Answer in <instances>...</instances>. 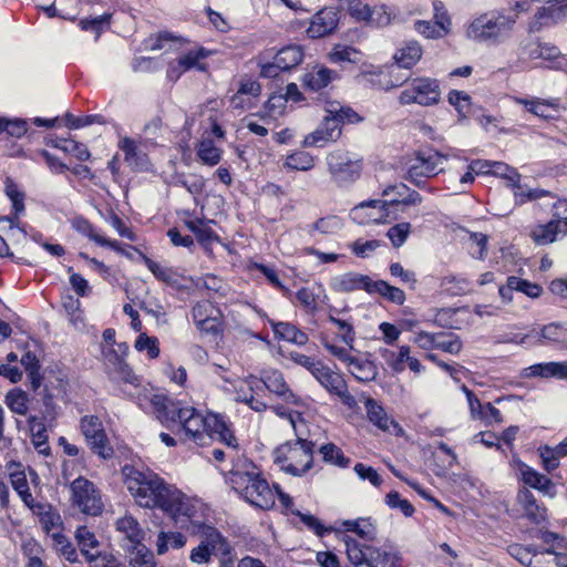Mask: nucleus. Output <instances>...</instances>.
Segmentation results:
<instances>
[{
	"instance_id": "1",
	"label": "nucleus",
	"mask_w": 567,
	"mask_h": 567,
	"mask_svg": "<svg viewBox=\"0 0 567 567\" xmlns=\"http://www.w3.org/2000/svg\"><path fill=\"white\" fill-rule=\"evenodd\" d=\"M154 412L159 422L168 429H175L183 442H194L204 446L212 440L210 415L205 416L193 406H183L181 402L166 396H154Z\"/></svg>"
},
{
	"instance_id": "2",
	"label": "nucleus",
	"mask_w": 567,
	"mask_h": 567,
	"mask_svg": "<svg viewBox=\"0 0 567 567\" xmlns=\"http://www.w3.org/2000/svg\"><path fill=\"white\" fill-rule=\"evenodd\" d=\"M227 482L246 502L260 509L275 505L276 492L259 468L248 458L238 457L228 471Z\"/></svg>"
},
{
	"instance_id": "3",
	"label": "nucleus",
	"mask_w": 567,
	"mask_h": 567,
	"mask_svg": "<svg viewBox=\"0 0 567 567\" xmlns=\"http://www.w3.org/2000/svg\"><path fill=\"white\" fill-rule=\"evenodd\" d=\"M124 483L141 507L163 509L174 486L168 485L165 481L152 471H140L134 466L125 465L122 468Z\"/></svg>"
},
{
	"instance_id": "4",
	"label": "nucleus",
	"mask_w": 567,
	"mask_h": 567,
	"mask_svg": "<svg viewBox=\"0 0 567 567\" xmlns=\"http://www.w3.org/2000/svg\"><path fill=\"white\" fill-rule=\"evenodd\" d=\"M396 190L399 197L391 199H371L358 204L353 209L352 214L354 218L360 215L367 208H373L377 212L369 215V221L375 224H385L391 218L389 210L390 206L393 205H419L422 203V196L413 189H410L405 184L389 185L382 190V196H390L392 192Z\"/></svg>"
},
{
	"instance_id": "5",
	"label": "nucleus",
	"mask_w": 567,
	"mask_h": 567,
	"mask_svg": "<svg viewBox=\"0 0 567 567\" xmlns=\"http://www.w3.org/2000/svg\"><path fill=\"white\" fill-rule=\"evenodd\" d=\"M313 446L311 441L301 437L286 442L274 451L275 463L284 472L301 476L312 467Z\"/></svg>"
},
{
	"instance_id": "6",
	"label": "nucleus",
	"mask_w": 567,
	"mask_h": 567,
	"mask_svg": "<svg viewBox=\"0 0 567 567\" xmlns=\"http://www.w3.org/2000/svg\"><path fill=\"white\" fill-rule=\"evenodd\" d=\"M515 18L499 11H489L474 18L465 29V37L475 42H496L508 32Z\"/></svg>"
},
{
	"instance_id": "7",
	"label": "nucleus",
	"mask_w": 567,
	"mask_h": 567,
	"mask_svg": "<svg viewBox=\"0 0 567 567\" xmlns=\"http://www.w3.org/2000/svg\"><path fill=\"white\" fill-rule=\"evenodd\" d=\"M192 535L200 537L199 544L190 550L189 560L196 565H208L213 556H227L231 547L221 533L210 525H197Z\"/></svg>"
},
{
	"instance_id": "8",
	"label": "nucleus",
	"mask_w": 567,
	"mask_h": 567,
	"mask_svg": "<svg viewBox=\"0 0 567 567\" xmlns=\"http://www.w3.org/2000/svg\"><path fill=\"white\" fill-rule=\"evenodd\" d=\"M173 493L175 495L168 497L162 511L168 514L176 525L188 530L190 534L198 527L196 525H205L198 513L199 502L187 497L177 488H174Z\"/></svg>"
},
{
	"instance_id": "9",
	"label": "nucleus",
	"mask_w": 567,
	"mask_h": 567,
	"mask_svg": "<svg viewBox=\"0 0 567 567\" xmlns=\"http://www.w3.org/2000/svg\"><path fill=\"white\" fill-rule=\"evenodd\" d=\"M327 112L320 127L306 137L307 146H322L327 142L336 141L341 134V121L353 122L358 117L351 109L338 107L334 104Z\"/></svg>"
},
{
	"instance_id": "10",
	"label": "nucleus",
	"mask_w": 567,
	"mask_h": 567,
	"mask_svg": "<svg viewBox=\"0 0 567 567\" xmlns=\"http://www.w3.org/2000/svg\"><path fill=\"white\" fill-rule=\"evenodd\" d=\"M347 555L355 567H399V557L393 551L360 545L355 540H347Z\"/></svg>"
},
{
	"instance_id": "11",
	"label": "nucleus",
	"mask_w": 567,
	"mask_h": 567,
	"mask_svg": "<svg viewBox=\"0 0 567 567\" xmlns=\"http://www.w3.org/2000/svg\"><path fill=\"white\" fill-rule=\"evenodd\" d=\"M441 99V89L437 80L416 78L412 80L400 93L399 102L403 105L416 103L423 106L437 104Z\"/></svg>"
},
{
	"instance_id": "12",
	"label": "nucleus",
	"mask_w": 567,
	"mask_h": 567,
	"mask_svg": "<svg viewBox=\"0 0 567 567\" xmlns=\"http://www.w3.org/2000/svg\"><path fill=\"white\" fill-rule=\"evenodd\" d=\"M71 501L82 513L96 516L103 511L104 504L95 485L85 477L75 478L70 486Z\"/></svg>"
},
{
	"instance_id": "13",
	"label": "nucleus",
	"mask_w": 567,
	"mask_h": 567,
	"mask_svg": "<svg viewBox=\"0 0 567 567\" xmlns=\"http://www.w3.org/2000/svg\"><path fill=\"white\" fill-rule=\"evenodd\" d=\"M80 430L93 453L104 460L113 456L111 446L102 421L95 415H85L80 421Z\"/></svg>"
},
{
	"instance_id": "14",
	"label": "nucleus",
	"mask_w": 567,
	"mask_h": 567,
	"mask_svg": "<svg viewBox=\"0 0 567 567\" xmlns=\"http://www.w3.org/2000/svg\"><path fill=\"white\" fill-rule=\"evenodd\" d=\"M327 163L332 179L340 186L351 184L360 176V161L353 159L344 152H332L327 157Z\"/></svg>"
},
{
	"instance_id": "15",
	"label": "nucleus",
	"mask_w": 567,
	"mask_h": 567,
	"mask_svg": "<svg viewBox=\"0 0 567 567\" xmlns=\"http://www.w3.org/2000/svg\"><path fill=\"white\" fill-rule=\"evenodd\" d=\"M444 157L437 152H422L408 171L406 178L417 187H422L424 178H430L443 171Z\"/></svg>"
},
{
	"instance_id": "16",
	"label": "nucleus",
	"mask_w": 567,
	"mask_h": 567,
	"mask_svg": "<svg viewBox=\"0 0 567 567\" xmlns=\"http://www.w3.org/2000/svg\"><path fill=\"white\" fill-rule=\"evenodd\" d=\"M2 223H7L6 237H2V245L6 247V256L13 258L21 252L27 243V231L20 223V218L2 216Z\"/></svg>"
},
{
	"instance_id": "17",
	"label": "nucleus",
	"mask_w": 567,
	"mask_h": 567,
	"mask_svg": "<svg viewBox=\"0 0 567 567\" xmlns=\"http://www.w3.org/2000/svg\"><path fill=\"white\" fill-rule=\"evenodd\" d=\"M338 22V12L333 8H323L312 17L307 33L312 39L323 38L337 29Z\"/></svg>"
},
{
	"instance_id": "18",
	"label": "nucleus",
	"mask_w": 567,
	"mask_h": 567,
	"mask_svg": "<svg viewBox=\"0 0 567 567\" xmlns=\"http://www.w3.org/2000/svg\"><path fill=\"white\" fill-rule=\"evenodd\" d=\"M264 385L272 393L284 398L287 402L300 405L301 399L292 393L285 381L284 374L276 369H267L261 372L260 377Z\"/></svg>"
},
{
	"instance_id": "19",
	"label": "nucleus",
	"mask_w": 567,
	"mask_h": 567,
	"mask_svg": "<svg viewBox=\"0 0 567 567\" xmlns=\"http://www.w3.org/2000/svg\"><path fill=\"white\" fill-rule=\"evenodd\" d=\"M368 419L378 429L383 432H390L399 435L403 432V429L389 416L381 404L372 398H368L364 401Z\"/></svg>"
},
{
	"instance_id": "20",
	"label": "nucleus",
	"mask_w": 567,
	"mask_h": 567,
	"mask_svg": "<svg viewBox=\"0 0 567 567\" xmlns=\"http://www.w3.org/2000/svg\"><path fill=\"white\" fill-rule=\"evenodd\" d=\"M516 499L525 518L536 525L546 520L547 508L537 502L536 497L528 488H520Z\"/></svg>"
},
{
	"instance_id": "21",
	"label": "nucleus",
	"mask_w": 567,
	"mask_h": 567,
	"mask_svg": "<svg viewBox=\"0 0 567 567\" xmlns=\"http://www.w3.org/2000/svg\"><path fill=\"white\" fill-rule=\"evenodd\" d=\"M101 354L105 370L111 377L130 381L132 370L125 362L122 353H120L114 347H102Z\"/></svg>"
},
{
	"instance_id": "22",
	"label": "nucleus",
	"mask_w": 567,
	"mask_h": 567,
	"mask_svg": "<svg viewBox=\"0 0 567 567\" xmlns=\"http://www.w3.org/2000/svg\"><path fill=\"white\" fill-rule=\"evenodd\" d=\"M349 14L358 21H367L371 24L382 27L390 23V16L382 9H371L361 0H352L347 6Z\"/></svg>"
},
{
	"instance_id": "23",
	"label": "nucleus",
	"mask_w": 567,
	"mask_h": 567,
	"mask_svg": "<svg viewBox=\"0 0 567 567\" xmlns=\"http://www.w3.org/2000/svg\"><path fill=\"white\" fill-rule=\"evenodd\" d=\"M144 264L148 268V270L155 276V278L177 290L184 289V285L182 281L185 277L178 274L172 267L164 266L159 262L152 260L147 256H143Z\"/></svg>"
},
{
	"instance_id": "24",
	"label": "nucleus",
	"mask_w": 567,
	"mask_h": 567,
	"mask_svg": "<svg viewBox=\"0 0 567 567\" xmlns=\"http://www.w3.org/2000/svg\"><path fill=\"white\" fill-rule=\"evenodd\" d=\"M4 194L11 204V212L8 216L21 218L25 214L27 194L23 186L11 177L4 181Z\"/></svg>"
},
{
	"instance_id": "25",
	"label": "nucleus",
	"mask_w": 567,
	"mask_h": 567,
	"mask_svg": "<svg viewBox=\"0 0 567 567\" xmlns=\"http://www.w3.org/2000/svg\"><path fill=\"white\" fill-rule=\"evenodd\" d=\"M9 478L13 489L22 502L30 508L34 507V498L30 492L25 472L21 464L11 463L8 465Z\"/></svg>"
},
{
	"instance_id": "26",
	"label": "nucleus",
	"mask_w": 567,
	"mask_h": 567,
	"mask_svg": "<svg viewBox=\"0 0 567 567\" xmlns=\"http://www.w3.org/2000/svg\"><path fill=\"white\" fill-rule=\"evenodd\" d=\"M567 231V216L557 220H550L545 225H538L532 230V237L538 245H547L555 241L558 233Z\"/></svg>"
},
{
	"instance_id": "27",
	"label": "nucleus",
	"mask_w": 567,
	"mask_h": 567,
	"mask_svg": "<svg viewBox=\"0 0 567 567\" xmlns=\"http://www.w3.org/2000/svg\"><path fill=\"white\" fill-rule=\"evenodd\" d=\"M519 474L522 481L529 487L535 488L539 492H543L545 495L554 496L551 492L554 488V483L551 480L546 477L545 475L538 473L530 466L520 463L519 464Z\"/></svg>"
},
{
	"instance_id": "28",
	"label": "nucleus",
	"mask_w": 567,
	"mask_h": 567,
	"mask_svg": "<svg viewBox=\"0 0 567 567\" xmlns=\"http://www.w3.org/2000/svg\"><path fill=\"white\" fill-rule=\"evenodd\" d=\"M115 529L128 540L130 545L143 542L145 538V532L140 526L138 520L131 514L117 518Z\"/></svg>"
},
{
	"instance_id": "29",
	"label": "nucleus",
	"mask_w": 567,
	"mask_h": 567,
	"mask_svg": "<svg viewBox=\"0 0 567 567\" xmlns=\"http://www.w3.org/2000/svg\"><path fill=\"white\" fill-rule=\"evenodd\" d=\"M118 147L124 152V161L134 169H143L147 165V156L140 148L136 141L131 137H123Z\"/></svg>"
},
{
	"instance_id": "30",
	"label": "nucleus",
	"mask_w": 567,
	"mask_h": 567,
	"mask_svg": "<svg viewBox=\"0 0 567 567\" xmlns=\"http://www.w3.org/2000/svg\"><path fill=\"white\" fill-rule=\"evenodd\" d=\"M337 73L324 66H315L311 71L307 72L302 78L305 87L317 92L328 86Z\"/></svg>"
},
{
	"instance_id": "31",
	"label": "nucleus",
	"mask_w": 567,
	"mask_h": 567,
	"mask_svg": "<svg viewBox=\"0 0 567 567\" xmlns=\"http://www.w3.org/2000/svg\"><path fill=\"white\" fill-rule=\"evenodd\" d=\"M348 370L360 382H370L378 377L377 364L368 359L352 357Z\"/></svg>"
},
{
	"instance_id": "32",
	"label": "nucleus",
	"mask_w": 567,
	"mask_h": 567,
	"mask_svg": "<svg viewBox=\"0 0 567 567\" xmlns=\"http://www.w3.org/2000/svg\"><path fill=\"white\" fill-rule=\"evenodd\" d=\"M313 378L330 393L336 394L340 389H343L346 383L342 374L333 371L331 368L322 363Z\"/></svg>"
},
{
	"instance_id": "33",
	"label": "nucleus",
	"mask_w": 567,
	"mask_h": 567,
	"mask_svg": "<svg viewBox=\"0 0 567 567\" xmlns=\"http://www.w3.org/2000/svg\"><path fill=\"white\" fill-rule=\"evenodd\" d=\"M371 282L368 276L358 275V274H344L338 278H336L333 287L338 291L350 292L357 289H365L369 292H372Z\"/></svg>"
},
{
	"instance_id": "34",
	"label": "nucleus",
	"mask_w": 567,
	"mask_h": 567,
	"mask_svg": "<svg viewBox=\"0 0 567 567\" xmlns=\"http://www.w3.org/2000/svg\"><path fill=\"white\" fill-rule=\"evenodd\" d=\"M127 561L130 567H146L156 564L153 551L143 542L130 545Z\"/></svg>"
},
{
	"instance_id": "35",
	"label": "nucleus",
	"mask_w": 567,
	"mask_h": 567,
	"mask_svg": "<svg viewBox=\"0 0 567 567\" xmlns=\"http://www.w3.org/2000/svg\"><path fill=\"white\" fill-rule=\"evenodd\" d=\"M73 228L79 233L87 236L91 240L96 243L100 246L110 247L116 251H121L120 244L116 240H110L97 233H95L93 226L85 218L79 217L73 220Z\"/></svg>"
},
{
	"instance_id": "36",
	"label": "nucleus",
	"mask_w": 567,
	"mask_h": 567,
	"mask_svg": "<svg viewBox=\"0 0 567 567\" xmlns=\"http://www.w3.org/2000/svg\"><path fill=\"white\" fill-rule=\"evenodd\" d=\"M423 51L419 42L409 41L395 53L399 66L410 69L422 58Z\"/></svg>"
},
{
	"instance_id": "37",
	"label": "nucleus",
	"mask_w": 567,
	"mask_h": 567,
	"mask_svg": "<svg viewBox=\"0 0 567 567\" xmlns=\"http://www.w3.org/2000/svg\"><path fill=\"white\" fill-rule=\"evenodd\" d=\"M272 330L275 334L288 342L303 346L308 342V336L299 330L296 326L288 322H276L272 323Z\"/></svg>"
},
{
	"instance_id": "38",
	"label": "nucleus",
	"mask_w": 567,
	"mask_h": 567,
	"mask_svg": "<svg viewBox=\"0 0 567 567\" xmlns=\"http://www.w3.org/2000/svg\"><path fill=\"white\" fill-rule=\"evenodd\" d=\"M196 154L202 164L215 166L221 158V150L210 138L202 140L196 146Z\"/></svg>"
},
{
	"instance_id": "39",
	"label": "nucleus",
	"mask_w": 567,
	"mask_h": 567,
	"mask_svg": "<svg viewBox=\"0 0 567 567\" xmlns=\"http://www.w3.org/2000/svg\"><path fill=\"white\" fill-rule=\"evenodd\" d=\"M186 537L178 532H161L156 539V553L164 555L169 548L179 549L186 545Z\"/></svg>"
},
{
	"instance_id": "40",
	"label": "nucleus",
	"mask_w": 567,
	"mask_h": 567,
	"mask_svg": "<svg viewBox=\"0 0 567 567\" xmlns=\"http://www.w3.org/2000/svg\"><path fill=\"white\" fill-rule=\"evenodd\" d=\"M530 567H567V556L549 549H536Z\"/></svg>"
},
{
	"instance_id": "41",
	"label": "nucleus",
	"mask_w": 567,
	"mask_h": 567,
	"mask_svg": "<svg viewBox=\"0 0 567 567\" xmlns=\"http://www.w3.org/2000/svg\"><path fill=\"white\" fill-rule=\"evenodd\" d=\"M409 346H401L398 352L386 348L380 349L381 358L394 372H402L405 369V360L409 359Z\"/></svg>"
},
{
	"instance_id": "42",
	"label": "nucleus",
	"mask_w": 567,
	"mask_h": 567,
	"mask_svg": "<svg viewBox=\"0 0 567 567\" xmlns=\"http://www.w3.org/2000/svg\"><path fill=\"white\" fill-rule=\"evenodd\" d=\"M539 341L542 343H566L567 326L558 322L543 326L539 331Z\"/></svg>"
},
{
	"instance_id": "43",
	"label": "nucleus",
	"mask_w": 567,
	"mask_h": 567,
	"mask_svg": "<svg viewBox=\"0 0 567 567\" xmlns=\"http://www.w3.org/2000/svg\"><path fill=\"white\" fill-rule=\"evenodd\" d=\"M303 53L300 47L298 45H289L276 54L275 59L279 63V68L284 71H288L297 65H299L302 61Z\"/></svg>"
},
{
	"instance_id": "44",
	"label": "nucleus",
	"mask_w": 567,
	"mask_h": 567,
	"mask_svg": "<svg viewBox=\"0 0 567 567\" xmlns=\"http://www.w3.org/2000/svg\"><path fill=\"white\" fill-rule=\"evenodd\" d=\"M210 421H213L212 436L214 434L217 435V439L227 445L230 453H235L237 441L231 431L227 427L225 421L217 415H210Z\"/></svg>"
},
{
	"instance_id": "45",
	"label": "nucleus",
	"mask_w": 567,
	"mask_h": 567,
	"mask_svg": "<svg viewBox=\"0 0 567 567\" xmlns=\"http://www.w3.org/2000/svg\"><path fill=\"white\" fill-rule=\"evenodd\" d=\"M75 539L78 545L81 548V554L87 558V556L93 555L95 549H97L100 543L96 539L93 532H91L86 526H80L75 530Z\"/></svg>"
},
{
	"instance_id": "46",
	"label": "nucleus",
	"mask_w": 567,
	"mask_h": 567,
	"mask_svg": "<svg viewBox=\"0 0 567 567\" xmlns=\"http://www.w3.org/2000/svg\"><path fill=\"white\" fill-rule=\"evenodd\" d=\"M319 453L322 455V460L326 463L337 465L339 467H348L350 458H348L342 450L333 443H326L320 446Z\"/></svg>"
},
{
	"instance_id": "47",
	"label": "nucleus",
	"mask_w": 567,
	"mask_h": 567,
	"mask_svg": "<svg viewBox=\"0 0 567 567\" xmlns=\"http://www.w3.org/2000/svg\"><path fill=\"white\" fill-rule=\"evenodd\" d=\"M209 52L199 48L198 50H190L187 53L177 58L179 65L187 72L192 69H197L199 71L205 70V64L200 63V60H204L208 56Z\"/></svg>"
},
{
	"instance_id": "48",
	"label": "nucleus",
	"mask_w": 567,
	"mask_h": 567,
	"mask_svg": "<svg viewBox=\"0 0 567 567\" xmlns=\"http://www.w3.org/2000/svg\"><path fill=\"white\" fill-rule=\"evenodd\" d=\"M463 343L461 339L453 333L437 332L435 333L434 349H441L451 354L461 352Z\"/></svg>"
},
{
	"instance_id": "49",
	"label": "nucleus",
	"mask_w": 567,
	"mask_h": 567,
	"mask_svg": "<svg viewBox=\"0 0 567 567\" xmlns=\"http://www.w3.org/2000/svg\"><path fill=\"white\" fill-rule=\"evenodd\" d=\"M372 292H377L388 300L402 305L405 300V293L398 287L389 285L386 281L379 280L371 285Z\"/></svg>"
},
{
	"instance_id": "50",
	"label": "nucleus",
	"mask_w": 567,
	"mask_h": 567,
	"mask_svg": "<svg viewBox=\"0 0 567 567\" xmlns=\"http://www.w3.org/2000/svg\"><path fill=\"white\" fill-rule=\"evenodd\" d=\"M516 103L524 105L528 112L542 118H550V115L546 113L548 107L556 106L554 101L540 100V99H515Z\"/></svg>"
},
{
	"instance_id": "51",
	"label": "nucleus",
	"mask_w": 567,
	"mask_h": 567,
	"mask_svg": "<svg viewBox=\"0 0 567 567\" xmlns=\"http://www.w3.org/2000/svg\"><path fill=\"white\" fill-rule=\"evenodd\" d=\"M40 524L43 530L50 536L55 530H62V518L61 515L53 509L51 506H47V509L39 513Z\"/></svg>"
},
{
	"instance_id": "52",
	"label": "nucleus",
	"mask_w": 567,
	"mask_h": 567,
	"mask_svg": "<svg viewBox=\"0 0 567 567\" xmlns=\"http://www.w3.org/2000/svg\"><path fill=\"white\" fill-rule=\"evenodd\" d=\"M343 526L349 532H354L364 539H373L375 536V526L368 518H359L357 520H346Z\"/></svg>"
},
{
	"instance_id": "53",
	"label": "nucleus",
	"mask_w": 567,
	"mask_h": 567,
	"mask_svg": "<svg viewBox=\"0 0 567 567\" xmlns=\"http://www.w3.org/2000/svg\"><path fill=\"white\" fill-rule=\"evenodd\" d=\"M23 554L28 557L25 567H48L41 559L42 547L33 539H29L22 545Z\"/></svg>"
},
{
	"instance_id": "54",
	"label": "nucleus",
	"mask_w": 567,
	"mask_h": 567,
	"mask_svg": "<svg viewBox=\"0 0 567 567\" xmlns=\"http://www.w3.org/2000/svg\"><path fill=\"white\" fill-rule=\"evenodd\" d=\"M6 403L14 413L24 415L28 411V394L21 390H12L6 395Z\"/></svg>"
},
{
	"instance_id": "55",
	"label": "nucleus",
	"mask_w": 567,
	"mask_h": 567,
	"mask_svg": "<svg viewBox=\"0 0 567 567\" xmlns=\"http://www.w3.org/2000/svg\"><path fill=\"white\" fill-rule=\"evenodd\" d=\"M284 165L293 171H308L313 167V158L306 152H296L287 156Z\"/></svg>"
},
{
	"instance_id": "56",
	"label": "nucleus",
	"mask_w": 567,
	"mask_h": 567,
	"mask_svg": "<svg viewBox=\"0 0 567 567\" xmlns=\"http://www.w3.org/2000/svg\"><path fill=\"white\" fill-rule=\"evenodd\" d=\"M492 175L503 177L509 182L511 187H517L520 189V175L519 173L509 165L502 163V162H494V165L492 167Z\"/></svg>"
},
{
	"instance_id": "57",
	"label": "nucleus",
	"mask_w": 567,
	"mask_h": 567,
	"mask_svg": "<svg viewBox=\"0 0 567 567\" xmlns=\"http://www.w3.org/2000/svg\"><path fill=\"white\" fill-rule=\"evenodd\" d=\"M134 347L138 352L146 351L150 359H156L159 354V342L156 337H148L145 333H141Z\"/></svg>"
},
{
	"instance_id": "58",
	"label": "nucleus",
	"mask_w": 567,
	"mask_h": 567,
	"mask_svg": "<svg viewBox=\"0 0 567 567\" xmlns=\"http://www.w3.org/2000/svg\"><path fill=\"white\" fill-rule=\"evenodd\" d=\"M55 147L62 150L75 156L79 161H87L91 156L87 147L73 140H63L60 143L54 144Z\"/></svg>"
},
{
	"instance_id": "59",
	"label": "nucleus",
	"mask_w": 567,
	"mask_h": 567,
	"mask_svg": "<svg viewBox=\"0 0 567 567\" xmlns=\"http://www.w3.org/2000/svg\"><path fill=\"white\" fill-rule=\"evenodd\" d=\"M414 29L426 39H441L447 34L437 23L426 20L415 21Z\"/></svg>"
},
{
	"instance_id": "60",
	"label": "nucleus",
	"mask_w": 567,
	"mask_h": 567,
	"mask_svg": "<svg viewBox=\"0 0 567 567\" xmlns=\"http://www.w3.org/2000/svg\"><path fill=\"white\" fill-rule=\"evenodd\" d=\"M447 100L462 116H467L471 109V96L466 92L452 90L447 95Z\"/></svg>"
},
{
	"instance_id": "61",
	"label": "nucleus",
	"mask_w": 567,
	"mask_h": 567,
	"mask_svg": "<svg viewBox=\"0 0 567 567\" xmlns=\"http://www.w3.org/2000/svg\"><path fill=\"white\" fill-rule=\"evenodd\" d=\"M385 504L392 509H400L405 517H411L414 514L413 505L395 491L386 494Z\"/></svg>"
},
{
	"instance_id": "62",
	"label": "nucleus",
	"mask_w": 567,
	"mask_h": 567,
	"mask_svg": "<svg viewBox=\"0 0 567 567\" xmlns=\"http://www.w3.org/2000/svg\"><path fill=\"white\" fill-rule=\"evenodd\" d=\"M329 321L334 323L339 329V337L341 340L349 346L350 349L353 348V342L355 338V332L353 329V326L348 322L347 320H341L339 318H336L334 316L330 315L328 317Z\"/></svg>"
},
{
	"instance_id": "63",
	"label": "nucleus",
	"mask_w": 567,
	"mask_h": 567,
	"mask_svg": "<svg viewBox=\"0 0 567 567\" xmlns=\"http://www.w3.org/2000/svg\"><path fill=\"white\" fill-rule=\"evenodd\" d=\"M410 233H411V224L410 223H400V224L392 226L388 230L386 236L391 240L392 245L395 248H399L405 243Z\"/></svg>"
},
{
	"instance_id": "64",
	"label": "nucleus",
	"mask_w": 567,
	"mask_h": 567,
	"mask_svg": "<svg viewBox=\"0 0 567 567\" xmlns=\"http://www.w3.org/2000/svg\"><path fill=\"white\" fill-rule=\"evenodd\" d=\"M216 315H220L219 310L206 300L197 302L192 309V316L196 324Z\"/></svg>"
}]
</instances>
